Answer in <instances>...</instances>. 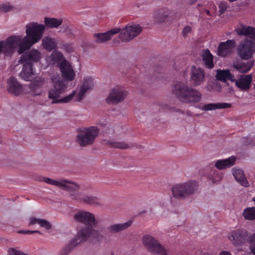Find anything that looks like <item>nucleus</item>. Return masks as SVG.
I'll use <instances>...</instances> for the list:
<instances>
[{"mask_svg":"<svg viewBox=\"0 0 255 255\" xmlns=\"http://www.w3.org/2000/svg\"><path fill=\"white\" fill-rule=\"evenodd\" d=\"M74 219L84 224L85 226L78 232L74 238L63 249V255L68 254L74 247L86 241L90 237L98 242L101 241L103 238L98 231L93 229L95 227L96 220L94 215L92 213L84 211L78 212L74 215Z\"/></svg>","mask_w":255,"mask_h":255,"instance_id":"1","label":"nucleus"},{"mask_svg":"<svg viewBox=\"0 0 255 255\" xmlns=\"http://www.w3.org/2000/svg\"><path fill=\"white\" fill-rule=\"evenodd\" d=\"M42 180L46 183L53 185L69 191L72 198L78 201L92 205H98L100 203L99 199L97 197L86 195L79 193L78 191L79 186L74 182H70L66 180L57 181L48 177H43Z\"/></svg>","mask_w":255,"mask_h":255,"instance_id":"2","label":"nucleus"},{"mask_svg":"<svg viewBox=\"0 0 255 255\" xmlns=\"http://www.w3.org/2000/svg\"><path fill=\"white\" fill-rule=\"evenodd\" d=\"M44 28L45 27L43 24L33 22L27 26L26 30L27 36L25 37L22 41L20 36L13 35L12 36L17 37L19 38L17 44L13 48V52L18 46H19L18 50L19 54H22L29 49L33 44L41 39Z\"/></svg>","mask_w":255,"mask_h":255,"instance_id":"3","label":"nucleus"},{"mask_svg":"<svg viewBox=\"0 0 255 255\" xmlns=\"http://www.w3.org/2000/svg\"><path fill=\"white\" fill-rule=\"evenodd\" d=\"M173 93L180 101L186 103H198L202 99V95L196 89L190 88L187 84L177 82L174 86Z\"/></svg>","mask_w":255,"mask_h":255,"instance_id":"4","label":"nucleus"},{"mask_svg":"<svg viewBox=\"0 0 255 255\" xmlns=\"http://www.w3.org/2000/svg\"><path fill=\"white\" fill-rule=\"evenodd\" d=\"M51 79L53 83V88L49 91L48 98L53 100V104L68 103L75 96V92L73 91L68 96L58 99L60 95L64 92L66 88V85L58 75H52Z\"/></svg>","mask_w":255,"mask_h":255,"instance_id":"5","label":"nucleus"},{"mask_svg":"<svg viewBox=\"0 0 255 255\" xmlns=\"http://www.w3.org/2000/svg\"><path fill=\"white\" fill-rule=\"evenodd\" d=\"M198 186L197 182L193 180L176 184L172 188V194L175 198L184 199L193 195L197 190Z\"/></svg>","mask_w":255,"mask_h":255,"instance_id":"6","label":"nucleus"},{"mask_svg":"<svg viewBox=\"0 0 255 255\" xmlns=\"http://www.w3.org/2000/svg\"><path fill=\"white\" fill-rule=\"evenodd\" d=\"M99 130L97 127L92 126L81 128L77 136V141L81 146L92 144L98 136Z\"/></svg>","mask_w":255,"mask_h":255,"instance_id":"7","label":"nucleus"},{"mask_svg":"<svg viewBox=\"0 0 255 255\" xmlns=\"http://www.w3.org/2000/svg\"><path fill=\"white\" fill-rule=\"evenodd\" d=\"M143 245L148 251L160 255H167V252L164 247L153 237L149 235L143 236Z\"/></svg>","mask_w":255,"mask_h":255,"instance_id":"8","label":"nucleus"},{"mask_svg":"<svg viewBox=\"0 0 255 255\" xmlns=\"http://www.w3.org/2000/svg\"><path fill=\"white\" fill-rule=\"evenodd\" d=\"M255 51L254 43L252 40L247 39L239 44L237 49L238 55L244 60H248L252 58Z\"/></svg>","mask_w":255,"mask_h":255,"instance_id":"9","label":"nucleus"},{"mask_svg":"<svg viewBox=\"0 0 255 255\" xmlns=\"http://www.w3.org/2000/svg\"><path fill=\"white\" fill-rule=\"evenodd\" d=\"M142 28L138 24L127 26L119 34V38L123 42H128L137 36Z\"/></svg>","mask_w":255,"mask_h":255,"instance_id":"10","label":"nucleus"},{"mask_svg":"<svg viewBox=\"0 0 255 255\" xmlns=\"http://www.w3.org/2000/svg\"><path fill=\"white\" fill-rule=\"evenodd\" d=\"M248 232L244 229H238L232 231L229 236V240L235 246H241L249 240Z\"/></svg>","mask_w":255,"mask_h":255,"instance_id":"11","label":"nucleus"},{"mask_svg":"<svg viewBox=\"0 0 255 255\" xmlns=\"http://www.w3.org/2000/svg\"><path fill=\"white\" fill-rule=\"evenodd\" d=\"M204 70L194 66H192L190 70L191 82L195 86H199L204 83L205 80Z\"/></svg>","mask_w":255,"mask_h":255,"instance_id":"12","label":"nucleus"},{"mask_svg":"<svg viewBox=\"0 0 255 255\" xmlns=\"http://www.w3.org/2000/svg\"><path fill=\"white\" fill-rule=\"evenodd\" d=\"M236 45V41L234 39H228L224 42L219 43L217 50L218 56L225 57L231 54Z\"/></svg>","mask_w":255,"mask_h":255,"instance_id":"13","label":"nucleus"},{"mask_svg":"<svg viewBox=\"0 0 255 255\" xmlns=\"http://www.w3.org/2000/svg\"><path fill=\"white\" fill-rule=\"evenodd\" d=\"M127 93L122 88L117 87L112 89L106 99L108 104H118L123 101Z\"/></svg>","mask_w":255,"mask_h":255,"instance_id":"14","label":"nucleus"},{"mask_svg":"<svg viewBox=\"0 0 255 255\" xmlns=\"http://www.w3.org/2000/svg\"><path fill=\"white\" fill-rule=\"evenodd\" d=\"M59 68L63 78L68 81H72L75 76V73L70 64L66 60L60 63Z\"/></svg>","mask_w":255,"mask_h":255,"instance_id":"15","label":"nucleus"},{"mask_svg":"<svg viewBox=\"0 0 255 255\" xmlns=\"http://www.w3.org/2000/svg\"><path fill=\"white\" fill-rule=\"evenodd\" d=\"M6 90L9 94L17 96L21 93L22 86L15 77L11 76L7 80Z\"/></svg>","mask_w":255,"mask_h":255,"instance_id":"16","label":"nucleus"},{"mask_svg":"<svg viewBox=\"0 0 255 255\" xmlns=\"http://www.w3.org/2000/svg\"><path fill=\"white\" fill-rule=\"evenodd\" d=\"M40 59V52L37 50L33 49L24 53L20 60L23 63H28L33 64V63L38 62Z\"/></svg>","mask_w":255,"mask_h":255,"instance_id":"17","label":"nucleus"},{"mask_svg":"<svg viewBox=\"0 0 255 255\" xmlns=\"http://www.w3.org/2000/svg\"><path fill=\"white\" fill-rule=\"evenodd\" d=\"M93 86L92 77H89L84 79L83 85L80 87V91L75 97V101H81L84 97L85 93L91 89Z\"/></svg>","mask_w":255,"mask_h":255,"instance_id":"18","label":"nucleus"},{"mask_svg":"<svg viewBox=\"0 0 255 255\" xmlns=\"http://www.w3.org/2000/svg\"><path fill=\"white\" fill-rule=\"evenodd\" d=\"M19 76L25 81H31L35 76V70L33 68V64L28 63H23Z\"/></svg>","mask_w":255,"mask_h":255,"instance_id":"19","label":"nucleus"},{"mask_svg":"<svg viewBox=\"0 0 255 255\" xmlns=\"http://www.w3.org/2000/svg\"><path fill=\"white\" fill-rule=\"evenodd\" d=\"M253 77L251 74L241 76L236 82V86L242 91H248L251 86Z\"/></svg>","mask_w":255,"mask_h":255,"instance_id":"20","label":"nucleus"},{"mask_svg":"<svg viewBox=\"0 0 255 255\" xmlns=\"http://www.w3.org/2000/svg\"><path fill=\"white\" fill-rule=\"evenodd\" d=\"M235 31L239 36H247L255 40V28L241 24V27L236 28Z\"/></svg>","mask_w":255,"mask_h":255,"instance_id":"21","label":"nucleus"},{"mask_svg":"<svg viewBox=\"0 0 255 255\" xmlns=\"http://www.w3.org/2000/svg\"><path fill=\"white\" fill-rule=\"evenodd\" d=\"M121 30L119 28H116L109 30L105 33H99L94 34L96 40L98 43L107 41L111 39V36L115 34L118 33Z\"/></svg>","mask_w":255,"mask_h":255,"instance_id":"22","label":"nucleus"},{"mask_svg":"<svg viewBox=\"0 0 255 255\" xmlns=\"http://www.w3.org/2000/svg\"><path fill=\"white\" fill-rule=\"evenodd\" d=\"M236 160V158L234 156L225 159H219L216 162L215 166L219 170L226 169L234 165Z\"/></svg>","mask_w":255,"mask_h":255,"instance_id":"23","label":"nucleus"},{"mask_svg":"<svg viewBox=\"0 0 255 255\" xmlns=\"http://www.w3.org/2000/svg\"><path fill=\"white\" fill-rule=\"evenodd\" d=\"M203 64L208 69H212L214 67L213 63V56L209 49L203 50L202 54Z\"/></svg>","mask_w":255,"mask_h":255,"instance_id":"24","label":"nucleus"},{"mask_svg":"<svg viewBox=\"0 0 255 255\" xmlns=\"http://www.w3.org/2000/svg\"><path fill=\"white\" fill-rule=\"evenodd\" d=\"M43 84V80L38 77L34 81L31 83L29 85L30 91L35 95H39L41 93L40 88Z\"/></svg>","mask_w":255,"mask_h":255,"instance_id":"25","label":"nucleus"},{"mask_svg":"<svg viewBox=\"0 0 255 255\" xmlns=\"http://www.w3.org/2000/svg\"><path fill=\"white\" fill-rule=\"evenodd\" d=\"M231 107V104L226 103H211L204 105L201 109L205 111H211L218 109H226Z\"/></svg>","mask_w":255,"mask_h":255,"instance_id":"26","label":"nucleus"},{"mask_svg":"<svg viewBox=\"0 0 255 255\" xmlns=\"http://www.w3.org/2000/svg\"><path fill=\"white\" fill-rule=\"evenodd\" d=\"M233 175L236 180L242 186L248 187L249 183L247 181L243 171L240 169H234Z\"/></svg>","mask_w":255,"mask_h":255,"instance_id":"27","label":"nucleus"},{"mask_svg":"<svg viewBox=\"0 0 255 255\" xmlns=\"http://www.w3.org/2000/svg\"><path fill=\"white\" fill-rule=\"evenodd\" d=\"M216 77L217 80L225 82L227 80H232L233 76L229 70L218 69Z\"/></svg>","mask_w":255,"mask_h":255,"instance_id":"28","label":"nucleus"},{"mask_svg":"<svg viewBox=\"0 0 255 255\" xmlns=\"http://www.w3.org/2000/svg\"><path fill=\"white\" fill-rule=\"evenodd\" d=\"M132 221L129 220L126 223L123 224H117L112 225L109 228V231L112 233H117L125 230L132 224Z\"/></svg>","mask_w":255,"mask_h":255,"instance_id":"29","label":"nucleus"},{"mask_svg":"<svg viewBox=\"0 0 255 255\" xmlns=\"http://www.w3.org/2000/svg\"><path fill=\"white\" fill-rule=\"evenodd\" d=\"M42 45L45 50L50 51L56 47L57 44L54 39L47 37L42 39Z\"/></svg>","mask_w":255,"mask_h":255,"instance_id":"30","label":"nucleus"},{"mask_svg":"<svg viewBox=\"0 0 255 255\" xmlns=\"http://www.w3.org/2000/svg\"><path fill=\"white\" fill-rule=\"evenodd\" d=\"M44 22L45 25L49 28H57L62 23L61 19H57L56 18L45 17Z\"/></svg>","mask_w":255,"mask_h":255,"instance_id":"31","label":"nucleus"},{"mask_svg":"<svg viewBox=\"0 0 255 255\" xmlns=\"http://www.w3.org/2000/svg\"><path fill=\"white\" fill-rule=\"evenodd\" d=\"M253 65L252 62L247 63L240 62L234 65L235 68L241 73H246L248 72Z\"/></svg>","mask_w":255,"mask_h":255,"instance_id":"32","label":"nucleus"},{"mask_svg":"<svg viewBox=\"0 0 255 255\" xmlns=\"http://www.w3.org/2000/svg\"><path fill=\"white\" fill-rule=\"evenodd\" d=\"M170 15L167 8H165L160 9L155 14V19L157 22L161 23L164 21L166 18Z\"/></svg>","mask_w":255,"mask_h":255,"instance_id":"33","label":"nucleus"},{"mask_svg":"<svg viewBox=\"0 0 255 255\" xmlns=\"http://www.w3.org/2000/svg\"><path fill=\"white\" fill-rule=\"evenodd\" d=\"M38 224L41 227H44L46 229L51 228V224L46 220L32 217L30 219L29 225H34Z\"/></svg>","mask_w":255,"mask_h":255,"instance_id":"34","label":"nucleus"},{"mask_svg":"<svg viewBox=\"0 0 255 255\" xmlns=\"http://www.w3.org/2000/svg\"><path fill=\"white\" fill-rule=\"evenodd\" d=\"M51 60L53 61V64H57L59 66L60 63L64 60L63 55L60 52L57 50H54L51 55Z\"/></svg>","mask_w":255,"mask_h":255,"instance_id":"35","label":"nucleus"},{"mask_svg":"<svg viewBox=\"0 0 255 255\" xmlns=\"http://www.w3.org/2000/svg\"><path fill=\"white\" fill-rule=\"evenodd\" d=\"M245 219L249 220L255 219V207L246 208L243 213Z\"/></svg>","mask_w":255,"mask_h":255,"instance_id":"36","label":"nucleus"},{"mask_svg":"<svg viewBox=\"0 0 255 255\" xmlns=\"http://www.w3.org/2000/svg\"><path fill=\"white\" fill-rule=\"evenodd\" d=\"M104 144L109 145L112 147H115L121 149H126L129 147L127 143L124 142H116L108 140L106 141Z\"/></svg>","mask_w":255,"mask_h":255,"instance_id":"37","label":"nucleus"},{"mask_svg":"<svg viewBox=\"0 0 255 255\" xmlns=\"http://www.w3.org/2000/svg\"><path fill=\"white\" fill-rule=\"evenodd\" d=\"M13 8V5L10 4L9 2L0 4V11L7 12L12 10Z\"/></svg>","mask_w":255,"mask_h":255,"instance_id":"38","label":"nucleus"},{"mask_svg":"<svg viewBox=\"0 0 255 255\" xmlns=\"http://www.w3.org/2000/svg\"><path fill=\"white\" fill-rule=\"evenodd\" d=\"M249 241L250 244L251 252L255 255V233L250 236Z\"/></svg>","mask_w":255,"mask_h":255,"instance_id":"39","label":"nucleus"},{"mask_svg":"<svg viewBox=\"0 0 255 255\" xmlns=\"http://www.w3.org/2000/svg\"><path fill=\"white\" fill-rule=\"evenodd\" d=\"M228 7L227 4L225 2H221L219 4V15L223 14L227 10Z\"/></svg>","mask_w":255,"mask_h":255,"instance_id":"40","label":"nucleus"},{"mask_svg":"<svg viewBox=\"0 0 255 255\" xmlns=\"http://www.w3.org/2000/svg\"><path fill=\"white\" fill-rule=\"evenodd\" d=\"M192 30L191 27L187 26L184 27L182 31V35L184 37L187 36L188 33H190Z\"/></svg>","mask_w":255,"mask_h":255,"instance_id":"41","label":"nucleus"},{"mask_svg":"<svg viewBox=\"0 0 255 255\" xmlns=\"http://www.w3.org/2000/svg\"><path fill=\"white\" fill-rule=\"evenodd\" d=\"M63 48L68 52H72L73 51V47L70 44L65 43L63 44Z\"/></svg>","mask_w":255,"mask_h":255,"instance_id":"42","label":"nucleus"},{"mask_svg":"<svg viewBox=\"0 0 255 255\" xmlns=\"http://www.w3.org/2000/svg\"><path fill=\"white\" fill-rule=\"evenodd\" d=\"M19 233H22V234H33V233H39V232L38 231H25V230H23V231H20L19 232Z\"/></svg>","mask_w":255,"mask_h":255,"instance_id":"43","label":"nucleus"},{"mask_svg":"<svg viewBox=\"0 0 255 255\" xmlns=\"http://www.w3.org/2000/svg\"><path fill=\"white\" fill-rule=\"evenodd\" d=\"M222 179V176L220 174H219L217 177V178H215V177H213V181H218Z\"/></svg>","mask_w":255,"mask_h":255,"instance_id":"44","label":"nucleus"},{"mask_svg":"<svg viewBox=\"0 0 255 255\" xmlns=\"http://www.w3.org/2000/svg\"><path fill=\"white\" fill-rule=\"evenodd\" d=\"M219 255H232L228 251H222Z\"/></svg>","mask_w":255,"mask_h":255,"instance_id":"45","label":"nucleus"},{"mask_svg":"<svg viewBox=\"0 0 255 255\" xmlns=\"http://www.w3.org/2000/svg\"><path fill=\"white\" fill-rule=\"evenodd\" d=\"M206 13L207 15H208L209 16L211 15L210 12V11L209 10L206 9Z\"/></svg>","mask_w":255,"mask_h":255,"instance_id":"46","label":"nucleus"},{"mask_svg":"<svg viewBox=\"0 0 255 255\" xmlns=\"http://www.w3.org/2000/svg\"><path fill=\"white\" fill-rule=\"evenodd\" d=\"M197 0H192L191 2V3H194V2H195Z\"/></svg>","mask_w":255,"mask_h":255,"instance_id":"47","label":"nucleus"},{"mask_svg":"<svg viewBox=\"0 0 255 255\" xmlns=\"http://www.w3.org/2000/svg\"><path fill=\"white\" fill-rule=\"evenodd\" d=\"M202 255H206V253H203Z\"/></svg>","mask_w":255,"mask_h":255,"instance_id":"48","label":"nucleus"},{"mask_svg":"<svg viewBox=\"0 0 255 255\" xmlns=\"http://www.w3.org/2000/svg\"><path fill=\"white\" fill-rule=\"evenodd\" d=\"M253 201H255V197L254 198Z\"/></svg>","mask_w":255,"mask_h":255,"instance_id":"49","label":"nucleus"},{"mask_svg":"<svg viewBox=\"0 0 255 255\" xmlns=\"http://www.w3.org/2000/svg\"><path fill=\"white\" fill-rule=\"evenodd\" d=\"M113 255V254H112V255Z\"/></svg>","mask_w":255,"mask_h":255,"instance_id":"50","label":"nucleus"}]
</instances>
